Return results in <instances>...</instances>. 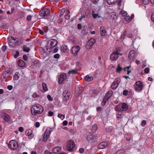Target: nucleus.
Masks as SVG:
<instances>
[{
	"instance_id": "nucleus-1",
	"label": "nucleus",
	"mask_w": 154,
	"mask_h": 154,
	"mask_svg": "<svg viewBox=\"0 0 154 154\" xmlns=\"http://www.w3.org/2000/svg\"><path fill=\"white\" fill-rule=\"evenodd\" d=\"M32 114L34 115L37 114L41 113L44 110L43 107L39 104H36L32 106L31 108Z\"/></svg>"
},
{
	"instance_id": "nucleus-2",
	"label": "nucleus",
	"mask_w": 154,
	"mask_h": 154,
	"mask_svg": "<svg viewBox=\"0 0 154 154\" xmlns=\"http://www.w3.org/2000/svg\"><path fill=\"white\" fill-rule=\"evenodd\" d=\"M128 105L125 103H119L115 107V109L116 111L120 112L121 111H126L128 108Z\"/></svg>"
},
{
	"instance_id": "nucleus-3",
	"label": "nucleus",
	"mask_w": 154,
	"mask_h": 154,
	"mask_svg": "<svg viewBox=\"0 0 154 154\" xmlns=\"http://www.w3.org/2000/svg\"><path fill=\"white\" fill-rule=\"evenodd\" d=\"M51 132V128H48L45 131L42 139V140L44 142H45L47 140L48 138L49 137L50 134Z\"/></svg>"
},
{
	"instance_id": "nucleus-4",
	"label": "nucleus",
	"mask_w": 154,
	"mask_h": 154,
	"mask_svg": "<svg viewBox=\"0 0 154 154\" xmlns=\"http://www.w3.org/2000/svg\"><path fill=\"white\" fill-rule=\"evenodd\" d=\"M8 44L11 47H13L16 46L17 42L16 38L13 37L11 36L8 38Z\"/></svg>"
},
{
	"instance_id": "nucleus-5",
	"label": "nucleus",
	"mask_w": 154,
	"mask_h": 154,
	"mask_svg": "<svg viewBox=\"0 0 154 154\" xmlns=\"http://www.w3.org/2000/svg\"><path fill=\"white\" fill-rule=\"evenodd\" d=\"M62 95L63 97V100L65 102H67L69 100L70 95V93L67 90H65L63 91Z\"/></svg>"
},
{
	"instance_id": "nucleus-6",
	"label": "nucleus",
	"mask_w": 154,
	"mask_h": 154,
	"mask_svg": "<svg viewBox=\"0 0 154 154\" xmlns=\"http://www.w3.org/2000/svg\"><path fill=\"white\" fill-rule=\"evenodd\" d=\"M8 146L9 148L13 150L16 149L18 147V145L16 140H12L10 141L9 144L8 145Z\"/></svg>"
},
{
	"instance_id": "nucleus-7",
	"label": "nucleus",
	"mask_w": 154,
	"mask_h": 154,
	"mask_svg": "<svg viewBox=\"0 0 154 154\" xmlns=\"http://www.w3.org/2000/svg\"><path fill=\"white\" fill-rule=\"evenodd\" d=\"M136 85L134 87L135 90L137 91H140L142 90L143 86L142 83L140 81L135 82Z\"/></svg>"
},
{
	"instance_id": "nucleus-8",
	"label": "nucleus",
	"mask_w": 154,
	"mask_h": 154,
	"mask_svg": "<svg viewBox=\"0 0 154 154\" xmlns=\"http://www.w3.org/2000/svg\"><path fill=\"white\" fill-rule=\"evenodd\" d=\"M75 146V143L72 140H69L67 142V150L72 151Z\"/></svg>"
},
{
	"instance_id": "nucleus-9",
	"label": "nucleus",
	"mask_w": 154,
	"mask_h": 154,
	"mask_svg": "<svg viewBox=\"0 0 154 154\" xmlns=\"http://www.w3.org/2000/svg\"><path fill=\"white\" fill-rule=\"evenodd\" d=\"M50 11L48 9H42L39 12V15L43 17L47 16L50 14Z\"/></svg>"
},
{
	"instance_id": "nucleus-10",
	"label": "nucleus",
	"mask_w": 154,
	"mask_h": 154,
	"mask_svg": "<svg viewBox=\"0 0 154 154\" xmlns=\"http://www.w3.org/2000/svg\"><path fill=\"white\" fill-rule=\"evenodd\" d=\"M80 49V47L78 45H75L71 49L72 53L75 56H76L77 53Z\"/></svg>"
},
{
	"instance_id": "nucleus-11",
	"label": "nucleus",
	"mask_w": 154,
	"mask_h": 154,
	"mask_svg": "<svg viewBox=\"0 0 154 154\" xmlns=\"http://www.w3.org/2000/svg\"><path fill=\"white\" fill-rule=\"evenodd\" d=\"M119 53L117 51H114L110 55V59L112 61H115L118 58Z\"/></svg>"
},
{
	"instance_id": "nucleus-12",
	"label": "nucleus",
	"mask_w": 154,
	"mask_h": 154,
	"mask_svg": "<svg viewBox=\"0 0 154 154\" xmlns=\"http://www.w3.org/2000/svg\"><path fill=\"white\" fill-rule=\"evenodd\" d=\"M136 57V53L134 51L131 50L129 52L128 58L130 61L132 60Z\"/></svg>"
},
{
	"instance_id": "nucleus-13",
	"label": "nucleus",
	"mask_w": 154,
	"mask_h": 154,
	"mask_svg": "<svg viewBox=\"0 0 154 154\" xmlns=\"http://www.w3.org/2000/svg\"><path fill=\"white\" fill-rule=\"evenodd\" d=\"M48 42L50 43V48H53L57 46V41L56 40L54 39H51L50 41H49Z\"/></svg>"
},
{
	"instance_id": "nucleus-14",
	"label": "nucleus",
	"mask_w": 154,
	"mask_h": 154,
	"mask_svg": "<svg viewBox=\"0 0 154 154\" xmlns=\"http://www.w3.org/2000/svg\"><path fill=\"white\" fill-rule=\"evenodd\" d=\"M86 139L89 142L91 143L94 140V136L91 134L89 133L86 136Z\"/></svg>"
},
{
	"instance_id": "nucleus-15",
	"label": "nucleus",
	"mask_w": 154,
	"mask_h": 154,
	"mask_svg": "<svg viewBox=\"0 0 154 154\" xmlns=\"http://www.w3.org/2000/svg\"><path fill=\"white\" fill-rule=\"evenodd\" d=\"M66 78V76L65 73L61 74L60 75L59 78L58 79V83L60 84H61Z\"/></svg>"
},
{
	"instance_id": "nucleus-16",
	"label": "nucleus",
	"mask_w": 154,
	"mask_h": 154,
	"mask_svg": "<svg viewBox=\"0 0 154 154\" xmlns=\"http://www.w3.org/2000/svg\"><path fill=\"white\" fill-rule=\"evenodd\" d=\"M32 131L30 129H28L26 131V134L28 136L30 139H31L34 137V135L32 133Z\"/></svg>"
},
{
	"instance_id": "nucleus-17",
	"label": "nucleus",
	"mask_w": 154,
	"mask_h": 154,
	"mask_svg": "<svg viewBox=\"0 0 154 154\" xmlns=\"http://www.w3.org/2000/svg\"><path fill=\"white\" fill-rule=\"evenodd\" d=\"M108 144L106 142H103L100 143L98 145V147L99 149H103L107 146Z\"/></svg>"
},
{
	"instance_id": "nucleus-18",
	"label": "nucleus",
	"mask_w": 154,
	"mask_h": 154,
	"mask_svg": "<svg viewBox=\"0 0 154 154\" xmlns=\"http://www.w3.org/2000/svg\"><path fill=\"white\" fill-rule=\"evenodd\" d=\"M100 34L101 36H104L106 35L107 32L105 28L103 26H101L100 28Z\"/></svg>"
},
{
	"instance_id": "nucleus-19",
	"label": "nucleus",
	"mask_w": 154,
	"mask_h": 154,
	"mask_svg": "<svg viewBox=\"0 0 154 154\" xmlns=\"http://www.w3.org/2000/svg\"><path fill=\"white\" fill-rule=\"evenodd\" d=\"M2 116L4 118V120L5 121L8 122L9 121L10 118L8 115L4 113L2 115Z\"/></svg>"
},
{
	"instance_id": "nucleus-20",
	"label": "nucleus",
	"mask_w": 154,
	"mask_h": 154,
	"mask_svg": "<svg viewBox=\"0 0 154 154\" xmlns=\"http://www.w3.org/2000/svg\"><path fill=\"white\" fill-rule=\"evenodd\" d=\"M61 150V148L60 147H56L54 148L53 149L52 151L54 153H57Z\"/></svg>"
},
{
	"instance_id": "nucleus-21",
	"label": "nucleus",
	"mask_w": 154,
	"mask_h": 154,
	"mask_svg": "<svg viewBox=\"0 0 154 154\" xmlns=\"http://www.w3.org/2000/svg\"><path fill=\"white\" fill-rule=\"evenodd\" d=\"M96 42V40L94 38L90 39L88 42V44L89 46H91L93 45Z\"/></svg>"
},
{
	"instance_id": "nucleus-22",
	"label": "nucleus",
	"mask_w": 154,
	"mask_h": 154,
	"mask_svg": "<svg viewBox=\"0 0 154 154\" xmlns=\"http://www.w3.org/2000/svg\"><path fill=\"white\" fill-rule=\"evenodd\" d=\"M134 17V14H132L130 17L129 16H127L125 18V19L128 22H129L132 20Z\"/></svg>"
},
{
	"instance_id": "nucleus-23",
	"label": "nucleus",
	"mask_w": 154,
	"mask_h": 154,
	"mask_svg": "<svg viewBox=\"0 0 154 154\" xmlns=\"http://www.w3.org/2000/svg\"><path fill=\"white\" fill-rule=\"evenodd\" d=\"M110 18L113 20L115 21V20L117 19V17L115 13H111L110 14Z\"/></svg>"
},
{
	"instance_id": "nucleus-24",
	"label": "nucleus",
	"mask_w": 154,
	"mask_h": 154,
	"mask_svg": "<svg viewBox=\"0 0 154 154\" xmlns=\"http://www.w3.org/2000/svg\"><path fill=\"white\" fill-rule=\"evenodd\" d=\"M18 65L20 67H23L25 65V63L22 60H20L17 61Z\"/></svg>"
},
{
	"instance_id": "nucleus-25",
	"label": "nucleus",
	"mask_w": 154,
	"mask_h": 154,
	"mask_svg": "<svg viewBox=\"0 0 154 154\" xmlns=\"http://www.w3.org/2000/svg\"><path fill=\"white\" fill-rule=\"evenodd\" d=\"M107 3L109 5H112L116 2L119 0H106Z\"/></svg>"
},
{
	"instance_id": "nucleus-26",
	"label": "nucleus",
	"mask_w": 154,
	"mask_h": 154,
	"mask_svg": "<svg viewBox=\"0 0 154 154\" xmlns=\"http://www.w3.org/2000/svg\"><path fill=\"white\" fill-rule=\"evenodd\" d=\"M93 78L92 76H89L88 75H87L85 77V80L86 81L89 82L93 80Z\"/></svg>"
},
{
	"instance_id": "nucleus-27",
	"label": "nucleus",
	"mask_w": 154,
	"mask_h": 154,
	"mask_svg": "<svg viewBox=\"0 0 154 154\" xmlns=\"http://www.w3.org/2000/svg\"><path fill=\"white\" fill-rule=\"evenodd\" d=\"M127 12L126 11L123 10H121L119 13V15H122L123 16H125L127 15Z\"/></svg>"
},
{
	"instance_id": "nucleus-28",
	"label": "nucleus",
	"mask_w": 154,
	"mask_h": 154,
	"mask_svg": "<svg viewBox=\"0 0 154 154\" xmlns=\"http://www.w3.org/2000/svg\"><path fill=\"white\" fill-rule=\"evenodd\" d=\"M92 15L93 18L94 19H95L97 17L99 18L101 17L100 16L98 15V14L95 13L94 11H92Z\"/></svg>"
},
{
	"instance_id": "nucleus-29",
	"label": "nucleus",
	"mask_w": 154,
	"mask_h": 154,
	"mask_svg": "<svg viewBox=\"0 0 154 154\" xmlns=\"http://www.w3.org/2000/svg\"><path fill=\"white\" fill-rule=\"evenodd\" d=\"M113 94V91H109L105 95L106 96V97H108L109 99L111 97Z\"/></svg>"
},
{
	"instance_id": "nucleus-30",
	"label": "nucleus",
	"mask_w": 154,
	"mask_h": 154,
	"mask_svg": "<svg viewBox=\"0 0 154 154\" xmlns=\"http://www.w3.org/2000/svg\"><path fill=\"white\" fill-rule=\"evenodd\" d=\"M66 13V14L65 15V18L66 19L68 20L69 18L70 17L69 14L70 12L68 10H67Z\"/></svg>"
},
{
	"instance_id": "nucleus-31",
	"label": "nucleus",
	"mask_w": 154,
	"mask_h": 154,
	"mask_svg": "<svg viewBox=\"0 0 154 154\" xmlns=\"http://www.w3.org/2000/svg\"><path fill=\"white\" fill-rule=\"evenodd\" d=\"M23 50L24 52H28L30 51V48L29 47H27L26 45H24L23 46Z\"/></svg>"
},
{
	"instance_id": "nucleus-32",
	"label": "nucleus",
	"mask_w": 154,
	"mask_h": 154,
	"mask_svg": "<svg viewBox=\"0 0 154 154\" xmlns=\"http://www.w3.org/2000/svg\"><path fill=\"white\" fill-rule=\"evenodd\" d=\"M118 86L119 85L118 84H117L116 83H115L114 82H113L111 85V87L112 89L114 90L116 88L118 87Z\"/></svg>"
},
{
	"instance_id": "nucleus-33",
	"label": "nucleus",
	"mask_w": 154,
	"mask_h": 154,
	"mask_svg": "<svg viewBox=\"0 0 154 154\" xmlns=\"http://www.w3.org/2000/svg\"><path fill=\"white\" fill-rule=\"evenodd\" d=\"M67 49V47L66 46H62L61 47L60 50L62 52H65Z\"/></svg>"
},
{
	"instance_id": "nucleus-34",
	"label": "nucleus",
	"mask_w": 154,
	"mask_h": 154,
	"mask_svg": "<svg viewBox=\"0 0 154 154\" xmlns=\"http://www.w3.org/2000/svg\"><path fill=\"white\" fill-rule=\"evenodd\" d=\"M75 91V92L76 93H77L78 94H80L83 91V90L80 89L78 87H77V88L76 87Z\"/></svg>"
},
{
	"instance_id": "nucleus-35",
	"label": "nucleus",
	"mask_w": 154,
	"mask_h": 154,
	"mask_svg": "<svg viewBox=\"0 0 154 154\" xmlns=\"http://www.w3.org/2000/svg\"><path fill=\"white\" fill-rule=\"evenodd\" d=\"M97 126L96 124L93 125L92 128V130L93 132H95L97 129Z\"/></svg>"
},
{
	"instance_id": "nucleus-36",
	"label": "nucleus",
	"mask_w": 154,
	"mask_h": 154,
	"mask_svg": "<svg viewBox=\"0 0 154 154\" xmlns=\"http://www.w3.org/2000/svg\"><path fill=\"white\" fill-rule=\"evenodd\" d=\"M42 86L43 89L44 90V92L47 91L48 90V88L46 84L43 83L42 84Z\"/></svg>"
},
{
	"instance_id": "nucleus-37",
	"label": "nucleus",
	"mask_w": 154,
	"mask_h": 154,
	"mask_svg": "<svg viewBox=\"0 0 154 154\" xmlns=\"http://www.w3.org/2000/svg\"><path fill=\"white\" fill-rule=\"evenodd\" d=\"M18 72H17L15 73V74L14 75V79L15 80H17L19 78V76L18 75Z\"/></svg>"
},
{
	"instance_id": "nucleus-38",
	"label": "nucleus",
	"mask_w": 154,
	"mask_h": 154,
	"mask_svg": "<svg viewBox=\"0 0 154 154\" xmlns=\"http://www.w3.org/2000/svg\"><path fill=\"white\" fill-rule=\"evenodd\" d=\"M122 69V68L120 66L119 64L118 66L116 69V72L118 73H119Z\"/></svg>"
},
{
	"instance_id": "nucleus-39",
	"label": "nucleus",
	"mask_w": 154,
	"mask_h": 154,
	"mask_svg": "<svg viewBox=\"0 0 154 154\" xmlns=\"http://www.w3.org/2000/svg\"><path fill=\"white\" fill-rule=\"evenodd\" d=\"M77 72L74 69H72L71 70L69 71L68 73L69 75L70 74H75Z\"/></svg>"
},
{
	"instance_id": "nucleus-40",
	"label": "nucleus",
	"mask_w": 154,
	"mask_h": 154,
	"mask_svg": "<svg viewBox=\"0 0 154 154\" xmlns=\"http://www.w3.org/2000/svg\"><path fill=\"white\" fill-rule=\"evenodd\" d=\"M58 117L61 119V120H63L64 119L65 116V115H62L60 113H59L58 115Z\"/></svg>"
},
{
	"instance_id": "nucleus-41",
	"label": "nucleus",
	"mask_w": 154,
	"mask_h": 154,
	"mask_svg": "<svg viewBox=\"0 0 154 154\" xmlns=\"http://www.w3.org/2000/svg\"><path fill=\"white\" fill-rule=\"evenodd\" d=\"M120 81V79L119 78H116L113 82H114L115 83H116L117 84H118L119 85V84Z\"/></svg>"
},
{
	"instance_id": "nucleus-42",
	"label": "nucleus",
	"mask_w": 154,
	"mask_h": 154,
	"mask_svg": "<svg viewBox=\"0 0 154 154\" xmlns=\"http://www.w3.org/2000/svg\"><path fill=\"white\" fill-rule=\"evenodd\" d=\"M32 18V16L31 15H28L27 16L26 19L27 20L29 21L31 20Z\"/></svg>"
},
{
	"instance_id": "nucleus-43",
	"label": "nucleus",
	"mask_w": 154,
	"mask_h": 154,
	"mask_svg": "<svg viewBox=\"0 0 154 154\" xmlns=\"http://www.w3.org/2000/svg\"><path fill=\"white\" fill-rule=\"evenodd\" d=\"M143 4L145 5L148 4L149 2V0H142Z\"/></svg>"
},
{
	"instance_id": "nucleus-44",
	"label": "nucleus",
	"mask_w": 154,
	"mask_h": 154,
	"mask_svg": "<svg viewBox=\"0 0 154 154\" xmlns=\"http://www.w3.org/2000/svg\"><path fill=\"white\" fill-rule=\"evenodd\" d=\"M39 63V61L38 60H35L32 62V64L33 65L38 64Z\"/></svg>"
},
{
	"instance_id": "nucleus-45",
	"label": "nucleus",
	"mask_w": 154,
	"mask_h": 154,
	"mask_svg": "<svg viewBox=\"0 0 154 154\" xmlns=\"http://www.w3.org/2000/svg\"><path fill=\"white\" fill-rule=\"evenodd\" d=\"M105 130L107 132H109L112 131V129L110 128L107 127L105 128Z\"/></svg>"
},
{
	"instance_id": "nucleus-46",
	"label": "nucleus",
	"mask_w": 154,
	"mask_h": 154,
	"mask_svg": "<svg viewBox=\"0 0 154 154\" xmlns=\"http://www.w3.org/2000/svg\"><path fill=\"white\" fill-rule=\"evenodd\" d=\"M144 72L146 74H147L149 73V68H146L144 69Z\"/></svg>"
},
{
	"instance_id": "nucleus-47",
	"label": "nucleus",
	"mask_w": 154,
	"mask_h": 154,
	"mask_svg": "<svg viewBox=\"0 0 154 154\" xmlns=\"http://www.w3.org/2000/svg\"><path fill=\"white\" fill-rule=\"evenodd\" d=\"M19 55V53L18 51H17L15 54H14V57L15 58H17V57H18Z\"/></svg>"
},
{
	"instance_id": "nucleus-48",
	"label": "nucleus",
	"mask_w": 154,
	"mask_h": 154,
	"mask_svg": "<svg viewBox=\"0 0 154 154\" xmlns=\"http://www.w3.org/2000/svg\"><path fill=\"white\" fill-rule=\"evenodd\" d=\"M122 118V115L121 114H118L117 115V118L118 120L120 119L121 118Z\"/></svg>"
},
{
	"instance_id": "nucleus-49",
	"label": "nucleus",
	"mask_w": 154,
	"mask_h": 154,
	"mask_svg": "<svg viewBox=\"0 0 154 154\" xmlns=\"http://www.w3.org/2000/svg\"><path fill=\"white\" fill-rule=\"evenodd\" d=\"M32 96L34 98H36L38 97H39V95L38 94L36 93H34L33 94Z\"/></svg>"
},
{
	"instance_id": "nucleus-50",
	"label": "nucleus",
	"mask_w": 154,
	"mask_h": 154,
	"mask_svg": "<svg viewBox=\"0 0 154 154\" xmlns=\"http://www.w3.org/2000/svg\"><path fill=\"white\" fill-rule=\"evenodd\" d=\"M128 91L127 90H124L123 92V94L125 96H127L128 94Z\"/></svg>"
},
{
	"instance_id": "nucleus-51",
	"label": "nucleus",
	"mask_w": 154,
	"mask_h": 154,
	"mask_svg": "<svg viewBox=\"0 0 154 154\" xmlns=\"http://www.w3.org/2000/svg\"><path fill=\"white\" fill-rule=\"evenodd\" d=\"M9 75V73L7 72L6 71L4 72L3 73V75L5 77L8 76Z\"/></svg>"
},
{
	"instance_id": "nucleus-52",
	"label": "nucleus",
	"mask_w": 154,
	"mask_h": 154,
	"mask_svg": "<svg viewBox=\"0 0 154 154\" xmlns=\"http://www.w3.org/2000/svg\"><path fill=\"white\" fill-rule=\"evenodd\" d=\"M47 97L49 101H52L53 100L52 98L51 97L50 95H48L47 96Z\"/></svg>"
},
{
	"instance_id": "nucleus-53",
	"label": "nucleus",
	"mask_w": 154,
	"mask_h": 154,
	"mask_svg": "<svg viewBox=\"0 0 154 154\" xmlns=\"http://www.w3.org/2000/svg\"><path fill=\"white\" fill-rule=\"evenodd\" d=\"M146 121L145 120H143L142 122L141 123V125L142 127H144L146 124Z\"/></svg>"
},
{
	"instance_id": "nucleus-54",
	"label": "nucleus",
	"mask_w": 154,
	"mask_h": 154,
	"mask_svg": "<svg viewBox=\"0 0 154 154\" xmlns=\"http://www.w3.org/2000/svg\"><path fill=\"white\" fill-rule=\"evenodd\" d=\"M126 35V31H125L121 35V38H124L125 36Z\"/></svg>"
},
{
	"instance_id": "nucleus-55",
	"label": "nucleus",
	"mask_w": 154,
	"mask_h": 154,
	"mask_svg": "<svg viewBox=\"0 0 154 154\" xmlns=\"http://www.w3.org/2000/svg\"><path fill=\"white\" fill-rule=\"evenodd\" d=\"M65 11V9H63L61 10L60 12V15H62L64 14V12Z\"/></svg>"
},
{
	"instance_id": "nucleus-56",
	"label": "nucleus",
	"mask_w": 154,
	"mask_h": 154,
	"mask_svg": "<svg viewBox=\"0 0 154 154\" xmlns=\"http://www.w3.org/2000/svg\"><path fill=\"white\" fill-rule=\"evenodd\" d=\"M63 19L61 18H59L57 22L58 23H61L62 22Z\"/></svg>"
},
{
	"instance_id": "nucleus-57",
	"label": "nucleus",
	"mask_w": 154,
	"mask_h": 154,
	"mask_svg": "<svg viewBox=\"0 0 154 154\" xmlns=\"http://www.w3.org/2000/svg\"><path fill=\"white\" fill-rule=\"evenodd\" d=\"M54 114V113L51 111H49L48 112V115L49 116H52Z\"/></svg>"
},
{
	"instance_id": "nucleus-58",
	"label": "nucleus",
	"mask_w": 154,
	"mask_h": 154,
	"mask_svg": "<svg viewBox=\"0 0 154 154\" xmlns=\"http://www.w3.org/2000/svg\"><path fill=\"white\" fill-rule=\"evenodd\" d=\"M60 55L59 54H56L54 56V57L56 59H57L59 58Z\"/></svg>"
},
{
	"instance_id": "nucleus-59",
	"label": "nucleus",
	"mask_w": 154,
	"mask_h": 154,
	"mask_svg": "<svg viewBox=\"0 0 154 154\" xmlns=\"http://www.w3.org/2000/svg\"><path fill=\"white\" fill-rule=\"evenodd\" d=\"M13 86L12 85H8L7 87V88L9 90H11L13 89Z\"/></svg>"
},
{
	"instance_id": "nucleus-60",
	"label": "nucleus",
	"mask_w": 154,
	"mask_h": 154,
	"mask_svg": "<svg viewBox=\"0 0 154 154\" xmlns=\"http://www.w3.org/2000/svg\"><path fill=\"white\" fill-rule=\"evenodd\" d=\"M7 49V47L5 45H4L2 46V51H5Z\"/></svg>"
},
{
	"instance_id": "nucleus-61",
	"label": "nucleus",
	"mask_w": 154,
	"mask_h": 154,
	"mask_svg": "<svg viewBox=\"0 0 154 154\" xmlns=\"http://www.w3.org/2000/svg\"><path fill=\"white\" fill-rule=\"evenodd\" d=\"M23 60H27L28 57L25 54L23 55Z\"/></svg>"
},
{
	"instance_id": "nucleus-62",
	"label": "nucleus",
	"mask_w": 154,
	"mask_h": 154,
	"mask_svg": "<svg viewBox=\"0 0 154 154\" xmlns=\"http://www.w3.org/2000/svg\"><path fill=\"white\" fill-rule=\"evenodd\" d=\"M77 28L79 29H82V27L81 25L80 24H78L77 25Z\"/></svg>"
},
{
	"instance_id": "nucleus-63",
	"label": "nucleus",
	"mask_w": 154,
	"mask_h": 154,
	"mask_svg": "<svg viewBox=\"0 0 154 154\" xmlns=\"http://www.w3.org/2000/svg\"><path fill=\"white\" fill-rule=\"evenodd\" d=\"M116 154H123V153L122 150H119L116 152Z\"/></svg>"
},
{
	"instance_id": "nucleus-64",
	"label": "nucleus",
	"mask_w": 154,
	"mask_h": 154,
	"mask_svg": "<svg viewBox=\"0 0 154 154\" xmlns=\"http://www.w3.org/2000/svg\"><path fill=\"white\" fill-rule=\"evenodd\" d=\"M151 19L152 21L154 22V13L152 14L151 16Z\"/></svg>"
}]
</instances>
